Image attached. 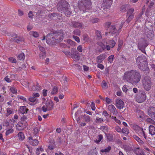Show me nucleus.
Here are the masks:
<instances>
[{"mask_svg": "<svg viewBox=\"0 0 155 155\" xmlns=\"http://www.w3.org/2000/svg\"><path fill=\"white\" fill-rule=\"evenodd\" d=\"M147 121L148 123L151 124L152 125H153V126H155V122L151 119L150 118H148L147 119Z\"/></svg>", "mask_w": 155, "mask_h": 155, "instance_id": "39", "label": "nucleus"}, {"mask_svg": "<svg viewBox=\"0 0 155 155\" xmlns=\"http://www.w3.org/2000/svg\"><path fill=\"white\" fill-rule=\"evenodd\" d=\"M45 52H41L39 54V57L41 59H43L45 57Z\"/></svg>", "mask_w": 155, "mask_h": 155, "instance_id": "44", "label": "nucleus"}, {"mask_svg": "<svg viewBox=\"0 0 155 155\" xmlns=\"http://www.w3.org/2000/svg\"><path fill=\"white\" fill-rule=\"evenodd\" d=\"M134 11V9L131 8L128 10L127 12V15H134L133 14Z\"/></svg>", "mask_w": 155, "mask_h": 155, "instance_id": "41", "label": "nucleus"}, {"mask_svg": "<svg viewBox=\"0 0 155 155\" xmlns=\"http://www.w3.org/2000/svg\"><path fill=\"white\" fill-rule=\"evenodd\" d=\"M123 24L122 23L120 25H112L110 26L109 33L112 34H114L117 31V29H120L122 27Z\"/></svg>", "mask_w": 155, "mask_h": 155, "instance_id": "9", "label": "nucleus"}, {"mask_svg": "<svg viewBox=\"0 0 155 155\" xmlns=\"http://www.w3.org/2000/svg\"><path fill=\"white\" fill-rule=\"evenodd\" d=\"M114 55H111L107 59L109 62H110V63H112L114 59Z\"/></svg>", "mask_w": 155, "mask_h": 155, "instance_id": "45", "label": "nucleus"}, {"mask_svg": "<svg viewBox=\"0 0 155 155\" xmlns=\"http://www.w3.org/2000/svg\"><path fill=\"white\" fill-rule=\"evenodd\" d=\"M103 121V119L97 117L96 119L95 122L97 123H101Z\"/></svg>", "mask_w": 155, "mask_h": 155, "instance_id": "53", "label": "nucleus"}, {"mask_svg": "<svg viewBox=\"0 0 155 155\" xmlns=\"http://www.w3.org/2000/svg\"><path fill=\"white\" fill-rule=\"evenodd\" d=\"M5 80L8 82H11L12 81L10 79V78H9L8 76H6L5 78Z\"/></svg>", "mask_w": 155, "mask_h": 155, "instance_id": "64", "label": "nucleus"}, {"mask_svg": "<svg viewBox=\"0 0 155 155\" xmlns=\"http://www.w3.org/2000/svg\"><path fill=\"white\" fill-rule=\"evenodd\" d=\"M58 91V88L56 86H54L52 88V90L48 92V95L51 96L53 95L56 94Z\"/></svg>", "mask_w": 155, "mask_h": 155, "instance_id": "18", "label": "nucleus"}, {"mask_svg": "<svg viewBox=\"0 0 155 155\" xmlns=\"http://www.w3.org/2000/svg\"><path fill=\"white\" fill-rule=\"evenodd\" d=\"M133 128L136 132L138 134L139 136L141 137H143L146 139V137L145 132L142 128H141L137 125H134L133 126Z\"/></svg>", "mask_w": 155, "mask_h": 155, "instance_id": "8", "label": "nucleus"}, {"mask_svg": "<svg viewBox=\"0 0 155 155\" xmlns=\"http://www.w3.org/2000/svg\"><path fill=\"white\" fill-rule=\"evenodd\" d=\"M142 82L144 89L147 91L150 90L152 85L150 77L148 76H145L142 80Z\"/></svg>", "mask_w": 155, "mask_h": 155, "instance_id": "4", "label": "nucleus"}, {"mask_svg": "<svg viewBox=\"0 0 155 155\" xmlns=\"http://www.w3.org/2000/svg\"><path fill=\"white\" fill-rule=\"evenodd\" d=\"M147 62V59L145 57L143 56H140L137 57L136 59V62L138 66H139V67L142 69L143 67L140 66V64H142L143 62Z\"/></svg>", "mask_w": 155, "mask_h": 155, "instance_id": "11", "label": "nucleus"}, {"mask_svg": "<svg viewBox=\"0 0 155 155\" xmlns=\"http://www.w3.org/2000/svg\"><path fill=\"white\" fill-rule=\"evenodd\" d=\"M146 96L144 92L140 93L136 96L135 99L139 103L143 102L146 100Z\"/></svg>", "mask_w": 155, "mask_h": 155, "instance_id": "7", "label": "nucleus"}, {"mask_svg": "<svg viewBox=\"0 0 155 155\" xmlns=\"http://www.w3.org/2000/svg\"><path fill=\"white\" fill-rule=\"evenodd\" d=\"M72 26L75 28H79L81 29L83 28L84 25L82 22L76 21H73L72 22Z\"/></svg>", "mask_w": 155, "mask_h": 155, "instance_id": "16", "label": "nucleus"}, {"mask_svg": "<svg viewBox=\"0 0 155 155\" xmlns=\"http://www.w3.org/2000/svg\"><path fill=\"white\" fill-rule=\"evenodd\" d=\"M78 7L79 9L83 11L88 12L91 8V3L90 0H83L78 2Z\"/></svg>", "mask_w": 155, "mask_h": 155, "instance_id": "3", "label": "nucleus"}, {"mask_svg": "<svg viewBox=\"0 0 155 155\" xmlns=\"http://www.w3.org/2000/svg\"><path fill=\"white\" fill-rule=\"evenodd\" d=\"M122 131L123 133L126 134H128L129 133V130L126 128H123L122 129Z\"/></svg>", "mask_w": 155, "mask_h": 155, "instance_id": "49", "label": "nucleus"}, {"mask_svg": "<svg viewBox=\"0 0 155 155\" xmlns=\"http://www.w3.org/2000/svg\"><path fill=\"white\" fill-rule=\"evenodd\" d=\"M103 2L106 6L110 7V5L112 4V0H104Z\"/></svg>", "mask_w": 155, "mask_h": 155, "instance_id": "28", "label": "nucleus"}, {"mask_svg": "<svg viewBox=\"0 0 155 155\" xmlns=\"http://www.w3.org/2000/svg\"><path fill=\"white\" fill-rule=\"evenodd\" d=\"M27 119V118L26 116H25V115H23L21 117V121L22 122H25L26 123V124H27V121H26Z\"/></svg>", "mask_w": 155, "mask_h": 155, "instance_id": "50", "label": "nucleus"}, {"mask_svg": "<svg viewBox=\"0 0 155 155\" xmlns=\"http://www.w3.org/2000/svg\"><path fill=\"white\" fill-rule=\"evenodd\" d=\"M124 79L127 81H132L136 83L138 82L140 80V74L135 70L126 72L124 73Z\"/></svg>", "mask_w": 155, "mask_h": 155, "instance_id": "1", "label": "nucleus"}, {"mask_svg": "<svg viewBox=\"0 0 155 155\" xmlns=\"http://www.w3.org/2000/svg\"><path fill=\"white\" fill-rule=\"evenodd\" d=\"M27 124L25 122H22L21 121L18 122L16 126V129L18 130H23L27 126Z\"/></svg>", "mask_w": 155, "mask_h": 155, "instance_id": "13", "label": "nucleus"}, {"mask_svg": "<svg viewBox=\"0 0 155 155\" xmlns=\"http://www.w3.org/2000/svg\"><path fill=\"white\" fill-rule=\"evenodd\" d=\"M18 15L20 16L23 15H24L23 12L20 9H19L18 10Z\"/></svg>", "mask_w": 155, "mask_h": 155, "instance_id": "62", "label": "nucleus"}, {"mask_svg": "<svg viewBox=\"0 0 155 155\" xmlns=\"http://www.w3.org/2000/svg\"><path fill=\"white\" fill-rule=\"evenodd\" d=\"M147 46L146 40L143 38H141L140 39L138 43V47L139 48L142 49L145 48Z\"/></svg>", "mask_w": 155, "mask_h": 155, "instance_id": "12", "label": "nucleus"}, {"mask_svg": "<svg viewBox=\"0 0 155 155\" xmlns=\"http://www.w3.org/2000/svg\"><path fill=\"white\" fill-rule=\"evenodd\" d=\"M148 115L152 118L155 119V108L153 107H150L148 109Z\"/></svg>", "mask_w": 155, "mask_h": 155, "instance_id": "14", "label": "nucleus"}, {"mask_svg": "<svg viewBox=\"0 0 155 155\" xmlns=\"http://www.w3.org/2000/svg\"><path fill=\"white\" fill-rule=\"evenodd\" d=\"M90 21L91 23H94L98 22V19L97 18H94L91 19Z\"/></svg>", "mask_w": 155, "mask_h": 155, "instance_id": "48", "label": "nucleus"}, {"mask_svg": "<svg viewBox=\"0 0 155 155\" xmlns=\"http://www.w3.org/2000/svg\"><path fill=\"white\" fill-rule=\"evenodd\" d=\"M13 113L12 110L10 108H8L7 110V113L6 114V116L8 117L11 114Z\"/></svg>", "mask_w": 155, "mask_h": 155, "instance_id": "40", "label": "nucleus"}, {"mask_svg": "<svg viewBox=\"0 0 155 155\" xmlns=\"http://www.w3.org/2000/svg\"><path fill=\"white\" fill-rule=\"evenodd\" d=\"M29 101L32 103H35L36 104L38 101V99L36 97L32 96L29 98Z\"/></svg>", "mask_w": 155, "mask_h": 155, "instance_id": "30", "label": "nucleus"}, {"mask_svg": "<svg viewBox=\"0 0 155 155\" xmlns=\"http://www.w3.org/2000/svg\"><path fill=\"white\" fill-rule=\"evenodd\" d=\"M129 7V6L128 5H122L120 8V11L123 12H124L128 9Z\"/></svg>", "mask_w": 155, "mask_h": 155, "instance_id": "23", "label": "nucleus"}, {"mask_svg": "<svg viewBox=\"0 0 155 155\" xmlns=\"http://www.w3.org/2000/svg\"><path fill=\"white\" fill-rule=\"evenodd\" d=\"M64 37V34L62 32H58L54 36L51 38L50 35L48 34L46 36V42L48 44H52L54 45L55 43L62 41Z\"/></svg>", "mask_w": 155, "mask_h": 155, "instance_id": "2", "label": "nucleus"}, {"mask_svg": "<svg viewBox=\"0 0 155 155\" xmlns=\"http://www.w3.org/2000/svg\"><path fill=\"white\" fill-rule=\"evenodd\" d=\"M68 4L67 2L62 1L60 2L58 4L57 8L58 11L62 13L64 12L67 9Z\"/></svg>", "mask_w": 155, "mask_h": 155, "instance_id": "6", "label": "nucleus"}, {"mask_svg": "<svg viewBox=\"0 0 155 155\" xmlns=\"http://www.w3.org/2000/svg\"><path fill=\"white\" fill-rule=\"evenodd\" d=\"M101 86L103 88L106 89L108 88V86L106 82L103 81L101 83Z\"/></svg>", "mask_w": 155, "mask_h": 155, "instance_id": "42", "label": "nucleus"}, {"mask_svg": "<svg viewBox=\"0 0 155 155\" xmlns=\"http://www.w3.org/2000/svg\"><path fill=\"white\" fill-rule=\"evenodd\" d=\"M18 136L19 140H23L25 138L24 135L21 132H20L18 134Z\"/></svg>", "mask_w": 155, "mask_h": 155, "instance_id": "31", "label": "nucleus"}, {"mask_svg": "<svg viewBox=\"0 0 155 155\" xmlns=\"http://www.w3.org/2000/svg\"><path fill=\"white\" fill-rule=\"evenodd\" d=\"M101 63H97V67L101 69H103L104 68V66L101 64Z\"/></svg>", "mask_w": 155, "mask_h": 155, "instance_id": "56", "label": "nucleus"}, {"mask_svg": "<svg viewBox=\"0 0 155 155\" xmlns=\"http://www.w3.org/2000/svg\"><path fill=\"white\" fill-rule=\"evenodd\" d=\"M91 109L93 110H94L95 109V105L94 103L92 102H91Z\"/></svg>", "mask_w": 155, "mask_h": 155, "instance_id": "61", "label": "nucleus"}, {"mask_svg": "<svg viewBox=\"0 0 155 155\" xmlns=\"http://www.w3.org/2000/svg\"><path fill=\"white\" fill-rule=\"evenodd\" d=\"M14 131V130L12 129V128L8 129L5 133V134L6 136H7L9 134L13 133Z\"/></svg>", "mask_w": 155, "mask_h": 155, "instance_id": "35", "label": "nucleus"}, {"mask_svg": "<svg viewBox=\"0 0 155 155\" xmlns=\"http://www.w3.org/2000/svg\"><path fill=\"white\" fill-rule=\"evenodd\" d=\"M28 110L26 108V106H22L20 107V108L19 110V112L22 114H24L27 113Z\"/></svg>", "mask_w": 155, "mask_h": 155, "instance_id": "20", "label": "nucleus"}, {"mask_svg": "<svg viewBox=\"0 0 155 155\" xmlns=\"http://www.w3.org/2000/svg\"><path fill=\"white\" fill-rule=\"evenodd\" d=\"M115 108V107L113 105H110L108 106V109L109 111L111 112Z\"/></svg>", "mask_w": 155, "mask_h": 155, "instance_id": "46", "label": "nucleus"}, {"mask_svg": "<svg viewBox=\"0 0 155 155\" xmlns=\"http://www.w3.org/2000/svg\"><path fill=\"white\" fill-rule=\"evenodd\" d=\"M10 90L13 94H16L17 93V90L13 87H11Z\"/></svg>", "mask_w": 155, "mask_h": 155, "instance_id": "52", "label": "nucleus"}, {"mask_svg": "<svg viewBox=\"0 0 155 155\" xmlns=\"http://www.w3.org/2000/svg\"><path fill=\"white\" fill-rule=\"evenodd\" d=\"M29 34L35 38L38 37L39 36V33L38 32L34 31H30L29 32Z\"/></svg>", "mask_w": 155, "mask_h": 155, "instance_id": "25", "label": "nucleus"}, {"mask_svg": "<svg viewBox=\"0 0 155 155\" xmlns=\"http://www.w3.org/2000/svg\"><path fill=\"white\" fill-rule=\"evenodd\" d=\"M111 147L110 146H108V147L107 148L102 149L101 150V151L102 153H107L109 152V151L111 150Z\"/></svg>", "mask_w": 155, "mask_h": 155, "instance_id": "32", "label": "nucleus"}, {"mask_svg": "<svg viewBox=\"0 0 155 155\" xmlns=\"http://www.w3.org/2000/svg\"><path fill=\"white\" fill-rule=\"evenodd\" d=\"M54 107V104L50 99H48L46 101L45 105L43 106L42 109L44 112L51 110Z\"/></svg>", "mask_w": 155, "mask_h": 155, "instance_id": "5", "label": "nucleus"}, {"mask_svg": "<svg viewBox=\"0 0 155 155\" xmlns=\"http://www.w3.org/2000/svg\"><path fill=\"white\" fill-rule=\"evenodd\" d=\"M147 37L149 38H150L153 36V34L151 32V31L150 30L148 31L147 33H145Z\"/></svg>", "mask_w": 155, "mask_h": 155, "instance_id": "38", "label": "nucleus"}, {"mask_svg": "<svg viewBox=\"0 0 155 155\" xmlns=\"http://www.w3.org/2000/svg\"><path fill=\"white\" fill-rule=\"evenodd\" d=\"M49 17L52 19H54V18L56 17L57 16L56 13H49Z\"/></svg>", "mask_w": 155, "mask_h": 155, "instance_id": "43", "label": "nucleus"}, {"mask_svg": "<svg viewBox=\"0 0 155 155\" xmlns=\"http://www.w3.org/2000/svg\"><path fill=\"white\" fill-rule=\"evenodd\" d=\"M108 44L111 48H113L114 46L116 43L114 40H111L108 41Z\"/></svg>", "mask_w": 155, "mask_h": 155, "instance_id": "33", "label": "nucleus"}, {"mask_svg": "<svg viewBox=\"0 0 155 155\" xmlns=\"http://www.w3.org/2000/svg\"><path fill=\"white\" fill-rule=\"evenodd\" d=\"M133 137L139 144H142L144 143L143 141L137 136L134 135Z\"/></svg>", "mask_w": 155, "mask_h": 155, "instance_id": "24", "label": "nucleus"}, {"mask_svg": "<svg viewBox=\"0 0 155 155\" xmlns=\"http://www.w3.org/2000/svg\"><path fill=\"white\" fill-rule=\"evenodd\" d=\"M83 117L84 120V121H85L87 123H88L90 122L91 118L89 116L87 115H84Z\"/></svg>", "mask_w": 155, "mask_h": 155, "instance_id": "29", "label": "nucleus"}, {"mask_svg": "<svg viewBox=\"0 0 155 155\" xmlns=\"http://www.w3.org/2000/svg\"><path fill=\"white\" fill-rule=\"evenodd\" d=\"M17 57L19 60H23L25 58V56L24 54L23 53H21L18 55Z\"/></svg>", "mask_w": 155, "mask_h": 155, "instance_id": "27", "label": "nucleus"}, {"mask_svg": "<svg viewBox=\"0 0 155 155\" xmlns=\"http://www.w3.org/2000/svg\"><path fill=\"white\" fill-rule=\"evenodd\" d=\"M8 60L12 63H15L16 62V59L12 57L9 58H8Z\"/></svg>", "mask_w": 155, "mask_h": 155, "instance_id": "54", "label": "nucleus"}, {"mask_svg": "<svg viewBox=\"0 0 155 155\" xmlns=\"http://www.w3.org/2000/svg\"><path fill=\"white\" fill-rule=\"evenodd\" d=\"M140 66L143 67V69H142L141 68H140L139 66H138L139 68L141 70L143 71H145L146 70H148V64L147 62H143V63H142V64H140Z\"/></svg>", "mask_w": 155, "mask_h": 155, "instance_id": "21", "label": "nucleus"}, {"mask_svg": "<svg viewBox=\"0 0 155 155\" xmlns=\"http://www.w3.org/2000/svg\"><path fill=\"white\" fill-rule=\"evenodd\" d=\"M134 15H127L128 16L126 21L127 23L130 22V21L134 18Z\"/></svg>", "mask_w": 155, "mask_h": 155, "instance_id": "37", "label": "nucleus"}, {"mask_svg": "<svg viewBox=\"0 0 155 155\" xmlns=\"http://www.w3.org/2000/svg\"><path fill=\"white\" fill-rule=\"evenodd\" d=\"M83 40L85 42H87L88 40V36L87 34H84L83 35Z\"/></svg>", "mask_w": 155, "mask_h": 155, "instance_id": "47", "label": "nucleus"}, {"mask_svg": "<svg viewBox=\"0 0 155 155\" xmlns=\"http://www.w3.org/2000/svg\"><path fill=\"white\" fill-rule=\"evenodd\" d=\"M63 52L67 56L70 57L71 55V53L70 51H64Z\"/></svg>", "mask_w": 155, "mask_h": 155, "instance_id": "51", "label": "nucleus"}, {"mask_svg": "<svg viewBox=\"0 0 155 155\" xmlns=\"http://www.w3.org/2000/svg\"><path fill=\"white\" fill-rule=\"evenodd\" d=\"M11 41H15L18 43L21 42L23 41L24 39L22 37L16 36L14 38H12L11 39Z\"/></svg>", "mask_w": 155, "mask_h": 155, "instance_id": "19", "label": "nucleus"}, {"mask_svg": "<svg viewBox=\"0 0 155 155\" xmlns=\"http://www.w3.org/2000/svg\"><path fill=\"white\" fill-rule=\"evenodd\" d=\"M149 134L151 135H153L155 134V126L153 125H150L149 127Z\"/></svg>", "mask_w": 155, "mask_h": 155, "instance_id": "22", "label": "nucleus"}, {"mask_svg": "<svg viewBox=\"0 0 155 155\" xmlns=\"http://www.w3.org/2000/svg\"><path fill=\"white\" fill-rule=\"evenodd\" d=\"M134 153L137 155H140L143 153H142L141 149H140L139 147H138L135 149L134 151Z\"/></svg>", "mask_w": 155, "mask_h": 155, "instance_id": "26", "label": "nucleus"}, {"mask_svg": "<svg viewBox=\"0 0 155 155\" xmlns=\"http://www.w3.org/2000/svg\"><path fill=\"white\" fill-rule=\"evenodd\" d=\"M81 31L78 29L74 30L73 31V33L74 35H76L80 36L81 35Z\"/></svg>", "mask_w": 155, "mask_h": 155, "instance_id": "34", "label": "nucleus"}, {"mask_svg": "<svg viewBox=\"0 0 155 155\" xmlns=\"http://www.w3.org/2000/svg\"><path fill=\"white\" fill-rule=\"evenodd\" d=\"M107 57V55L105 53L102 54L97 57V63H102L103 61Z\"/></svg>", "mask_w": 155, "mask_h": 155, "instance_id": "17", "label": "nucleus"}, {"mask_svg": "<svg viewBox=\"0 0 155 155\" xmlns=\"http://www.w3.org/2000/svg\"><path fill=\"white\" fill-rule=\"evenodd\" d=\"M116 106L119 109H122L124 106V103L120 99H118L116 101Z\"/></svg>", "mask_w": 155, "mask_h": 155, "instance_id": "15", "label": "nucleus"}, {"mask_svg": "<svg viewBox=\"0 0 155 155\" xmlns=\"http://www.w3.org/2000/svg\"><path fill=\"white\" fill-rule=\"evenodd\" d=\"M31 144L33 145V146H36L38 144V141L36 140L35 139L34 140H31Z\"/></svg>", "mask_w": 155, "mask_h": 155, "instance_id": "36", "label": "nucleus"}, {"mask_svg": "<svg viewBox=\"0 0 155 155\" xmlns=\"http://www.w3.org/2000/svg\"><path fill=\"white\" fill-rule=\"evenodd\" d=\"M48 91L47 90L44 89L42 91V94L43 96L45 97L47 95Z\"/></svg>", "mask_w": 155, "mask_h": 155, "instance_id": "60", "label": "nucleus"}, {"mask_svg": "<svg viewBox=\"0 0 155 155\" xmlns=\"http://www.w3.org/2000/svg\"><path fill=\"white\" fill-rule=\"evenodd\" d=\"M71 58L75 61H78L80 58V53L77 51L76 49H71Z\"/></svg>", "mask_w": 155, "mask_h": 155, "instance_id": "10", "label": "nucleus"}, {"mask_svg": "<svg viewBox=\"0 0 155 155\" xmlns=\"http://www.w3.org/2000/svg\"><path fill=\"white\" fill-rule=\"evenodd\" d=\"M77 50L80 52H82L83 51V48L81 45H79L77 48Z\"/></svg>", "mask_w": 155, "mask_h": 155, "instance_id": "55", "label": "nucleus"}, {"mask_svg": "<svg viewBox=\"0 0 155 155\" xmlns=\"http://www.w3.org/2000/svg\"><path fill=\"white\" fill-rule=\"evenodd\" d=\"M73 37L74 39L77 41L78 43H79L80 42V40L79 38L77 36L73 35Z\"/></svg>", "mask_w": 155, "mask_h": 155, "instance_id": "57", "label": "nucleus"}, {"mask_svg": "<svg viewBox=\"0 0 155 155\" xmlns=\"http://www.w3.org/2000/svg\"><path fill=\"white\" fill-rule=\"evenodd\" d=\"M67 42L71 45H74L75 44V42L74 41H73L70 39L68 40H67Z\"/></svg>", "mask_w": 155, "mask_h": 155, "instance_id": "63", "label": "nucleus"}, {"mask_svg": "<svg viewBox=\"0 0 155 155\" xmlns=\"http://www.w3.org/2000/svg\"><path fill=\"white\" fill-rule=\"evenodd\" d=\"M71 12L68 10L66 9L64 12L65 15H66L67 16L70 15L71 14Z\"/></svg>", "mask_w": 155, "mask_h": 155, "instance_id": "58", "label": "nucleus"}, {"mask_svg": "<svg viewBox=\"0 0 155 155\" xmlns=\"http://www.w3.org/2000/svg\"><path fill=\"white\" fill-rule=\"evenodd\" d=\"M28 17L31 19H32L33 18V15L32 11H30L29 12L28 14Z\"/></svg>", "mask_w": 155, "mask_h": 155, "instance_id": "59", "label": "nucleus"}]
</instances>
